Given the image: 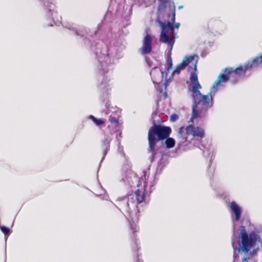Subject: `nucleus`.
<instances>
[{"label": "nucleus", "instance_id": "f257e3e1", "mask_svg": "<svg viewBox=\"0 0 262 262\" xmlns=\"http://www.w3.org/2000/svg\"><path fill=\"white\" fill-rule=\"evenodd\" d=\"M241 231L238 241V247L237 248L234 242H232V247L234 252L236 250L238 253H244L246 254L245 257L242 259L243 262L248 261V260L254 257L257 253V250L254 249L252 253L249 254L248 253L251 250V248H254L259 242H260V237L259 235L254 232L248 234L246 231L245 226H241Z\"/></svg>", "mask_w": 262, "mask_h": 262}, {"label": "nucleus", "instance_id": "f03ea898", "mask_svg": "<svg viewBox=\"0 0 262 262\" xmlns=\"http://www.w3.org/2000/svg\"><path fill=\"white\" fill-rule=\"evenodd\" d=\"M191 84L189 86L188 90L192 93V97L193 102L199 105L202 104L206 108L211 107L213 106V99L215 92L217 90L211 88L210 93L208 95H203L200 92L202 86L199 82L198 75L196 73H193L190 76Z\"/></svg>", "mask_w": 262, "mask_h": 262}, {"label": "nucleus", "instance_id": "7ed1b4c3", "mask_svg": "<svg viewBox=\"0 0 262 262\" xmlns=\"http://www.w3.org/2000/svg\"><path fill=\"white\" fill-rule=\"evenodd\" d=\"M171 129L169 126L157 124L155 123L149 128L148 131L147 140L148 142V151L153 156L156 154V146L157 143L169 137Z\"/></svg>", "mask_w": 262, "mask_h": 262}, {"label": "nucleus", "instance_id": "20e7f679", "mask_svg": "<svg viewBox=\"0 0 262 262\" xmlns=\"http://www.w3.org/2000/svg\"><path fill=\"white\" fill-rule=\"evenodd\" d=\"M146 194L147 190L145 187L144 186L135 191V200L133 195H128L127 200L124 199L119 201L118 205L125 211L130 213L131 211V207L129 206L130 203L132 205L133 208H138L137 204H140L145 201Z\"/></svg>", "mask_w": 262, "mask_h": 262}, {"label": "nucleus", "instance_id": "39448f33", "mask_svg": "<svg viewBox=\"0 0 262 262\" xmlns=\"http://www.w3.org/2000/svg\"><path fill=\"white\" fill-rule=\"evenodd\" d=\"M160 25L162 28L160 41L163 43H167L170 46V52H171L175 42L174 38L176 37L172 35L171 37L169 31H173L174 28H179L180 24L176 23L173 25L170 22L167 23L160 22Z\"/></svg>", "mask_w": 262, "mask_h": 262}, {"label": "nucleus", "instance_id": "423d86ee", "mask_svg": "<svg viewBox=\"0 0 262 262\" xmlns=\"http://www.w3.org/2000/svg\"><path fill=\"white\" fill-rule=\"evenodd\" d=\"M260 64H262V54L259 56H257L254 58L251 63H248L244 66H240L235 69L232 68H225V72L227 73H230L232 76L235 74L241 76L244 74L247 70L252 67H257Z\"/></svg>", "mask_w": 262, "mask_h": 262}, {"label": "nucleus", "instance_id": "0eeeda50", "mask_svg": "<svg viewBox=\"0 0 262 262\" xmlns=\"http://www.w3.org/2000/svg\"><path fill=\"white\" fill-rule=\"evenodd\" d=\"M186 132L187 135H191L194 137H199L201 139L205 137L204 129L200 126H194L192 124H190L186 127L182 126L179 128V134L182 136Z\"/></svg>", "mask_w": 262, "mask_h": 262}, {"label": "nucleus", "instance_id": "6e6552de", "mask_svg": "<svg viewBox=\"0 0 262 262\" xmlns=\"http://www.w3.org/2000/svg\"><path fill=\"white\" fill-rule=\"evenodd\" d=\"M108 121L110 124L108 125L107 129L105 132L110 133L113 135L114 133L118 132L120 129L119 119L111 115L108 118Z\"/></svg>", "mask_w": 262, "mask_h": 262}, {"label": "nucleus", "instance_id": "1a4fd4ad", "mask_svg": "<svg viewBox=\"0 0 262 262\" xmlns=\"http://www.w3.org/2000/svg\"><path fill=\"white\" fill-rule=\"evenodd\" d=\"M152 50V37L149 34H147L143 39V46L140 49L142 55L149 54Z\"/></svg>", "mask_w": 262, "mask_h": 262}, {"label": "nucleus", "instance_id": "9d476101", "mask_svg": "<svg viewBox=\"0 0 262 262\" xmlns=\"http://www.w3.org/2000/svg\"><path fill=\"white\" fill-rule=\"evenodd\" d=\"M104 139L101 143V148L103 150V157H104L110 149V142L113 139V135L110 133L104 132Z\"/></svg>", "mask_w": 262, "mask_h": 262}, {"label": "nucleus", "instance_id": "9b49d317", "mask_svg": "<svg viewBox=\"0 0 262 262\" xmlns=\"http://www.w3.org/2000/svg\"><path fill=\"white\" fill-rule=\"evenodd\" d=\"M194 56L192 55L185 56L183 59L182 62L176 66L173 73L179 74L181 70H184L187 66L194 60Z\"/></svg>", "mask_w": 262, "mask_h": 262}, {"label": "nucleus", "instance_id": "f8f14e48", "mask_svg": "<svg viewBox=\"0 0 262 262\" xmlns=\"http://www.w3.org/2000/svg\"><path fill=\"white\" fill-rule=\"evenodd\" d=\"M230 73H227L225 72V69L224 70V73L220 74L216 80L214 82L212 88L214 90H217L216 88L221 85L223 83L226 82L230 77H231Z\"/></svg>", "mask_w": 262, "mask_h": 262}, {"label": "nucleus", "instance_id": "ddd939ff", "mask_svg": "<svg viewBox=\"0 0 262 262\" xmlns=\"http://www.w3.org/2000/svg\"><path fill=\"white\" fill-rule=\"evenodd\" d=\"M231 211L235 215L234 220L238 221L239 220L242 214V209L234 201L230 203L229 205Z\"/></svg>", "mask_w": 262, "mask_h": 262}, {"label": "nucleus", "instance_id": "4468645a", "mask_svg": "<svg viewBox=\"0 0 262 262\" xmlns=\"http://www.w3.org/2000/svg\"><path fill=\"white\" fill-rule=\"evenodd\" d=\"M199 105L194 103L192 107V112L191 120L189 122H193V119H196L199 117L200 115V112L197 110V108Z\"/></svg>", "mask_w": 262, "mask_h": 262}, {"label": "nucleus", "instance_id": "2eb2a0df", "mask_svg": "<svg viewBox=\"0 0 262 262\" xmlns=\"http://www.w3.org/2000/svg\"><path fill=\"white\" fill-rule=\"evenodd\" d=\"M130 229L132 233L133 240L136 244L137 241V232L139 231V227L136 224H131Z\"/></svg>", "mask_w": 262, "mask_h": 262}, {"label": "nucleus", "instance_id": "dca6fc26", "mask_svg": "<svg viewBox=\"0 0 262 262\" xmlns=\"http://www.w3.org/2000/svg\"><path fill=\"white\" fill-rule=\"evenodd\" d=\"M165 141V144L166 148H171L173 147L175 145L176 142L174 139L172 138L167 137L166 138Z\"/></svg>", "mask_w": 262, "mask_h": 262}, {"label": "nucleus", "instance_id": "f3484780", "mask_svg": "<svg viewBox=\"0 0 262 262\" xmlns=\"http://www.w3.org/2000/svg\"><path fill=\"white\" fill-rule=\"evenodd\" d=\"M89 118L91 119L94 122V123L98 126L104 124V121L103 120L96 118L93 115H90L89 116Z\"/></svg>", "mask_w": 262, "mask_h": 262}, {"label": "nucleus", "instance_id": "a211bd4d", "mask_svg": "<svg viewBox=\"0 0 262 262\" xmlns=\"http://www.w3.org/2000/svg\"><path fill=\"white\" fill-rule=\"evenodd\" d=\"M160 3V5L158 7V10H160L161 9V7L162 6L163 8H165L166 5L169 3H170V0H158Z\"/></svg>", "mask_w": 262, "mask_h": 262}, {"label": "nucleus", "instance_id": "6ab92c4d", "mask_svg": "<svg viewBox=\"0 0 262 262\" xmlns=\"http://www.w3.org/2000/svg\"><path fill=\"white\" fill-rule=\"evenodd\" d=\"M169 56L167 59V61H168V67H167V70H168V71L170 69H171L172 68V59L170 57L171 52H170V49H169Z\"/></svg>", "mask_w": 262, "mask_h": 262}, {"label": "nucleus", "instance_id": "aec40b11", "mask_svg": "<svg viewBox=\"0 0 262 262\" xmlns=\"http://www.w3.org/2000/svg\"><path fill=\"white\" fill-rule=\"evenodd\" d=\"M0 229L2 232L5 235H8L9 234L10 230L9 228L5 226H0Z\"/></svg>", "mask_w": 262, "mask_h": 262}, {"label": "nucleus", "instance_id": "412c9836", "mask_svg": "<svg viewBox=\"0 0 262 262\" xmlns=\"http://www.w3.org/2000/svg\"><path fill=\"white\" fill-rule=\"evenodd\" d=\"M178 116L177 115V114H172V115H171L170 116V120L171 121H176V120H177L178 119Z\"/></svg>", "mask_w": 262, "mask_h": 262}, {"label": "nucleus", "instance_id": "4be33fe9", "mask_svg": "<svg viewBox=\"0 0 262 262\" xmlns=\"http://www.w3.org/2000/svg\"><path fill=\"white\" fill-rule=\"evenodd\" d=\"M155 73H156V71L155 70H152L150 72V75H151L152 78L153 79V80H154V82H158L157 81H156L158 79L155 76Z\"/></svg>", "mask_w": 262, "mask_h": 262}, {"label": "nucleus", "instance_id": "5701e85b", "mask_svg": "<svg viewBox=\"0 0 262 262\" xmlns=\"http://www.w3.org/2000/svg\"><path fill=\"white\" fill-rule=\"evenodd\" d=\"M194 72H192L190 74V76L193 73H196L197 74V73H196V71H197V65H196V62H195L194 64Z\"/></svg>", "mask_w": 262, "mask_h": 262}, {"label": "nucleus", "instance_id": "b1692460", "mask_svg": "<svg viewBox=\"0 0 262 262\" xmlns=\"http://www.w3.org/2000/svg\"><path fill=\"white\" fill-rule=\"evenodd\" d=\"M171 21L172 22H174L175 21V11H173V14H172V18Z\"/></svg>", "mask_w": 262, "mask_h": 262}]
</instances>
